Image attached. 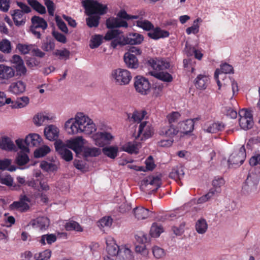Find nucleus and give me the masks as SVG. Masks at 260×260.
I'll use <instances>...</instances> for the list:
<instances>
[{
	"instance_id": "obj_1",
	"label": "nucleus",
	"mask_w": 260,
	"mask_h": 260,
	"mask_svg": "<svg viewBox=\"0 0 260 260\" xmlns=\"http://www.w3.org/2000/svg\"><path fill=\"white\" fill-rule=\"evenodd\" d=\"M64 127L70 134L82 133L90 135L96 129L92 120L81 112L77 113L74 118L68 120L65 123Z\"/></svg>"
},
{
	"instance_id": "obj_2",
	"label": "nucleus",
	"mask_w": 260,
	"mask_h": 260,
	"mask_svg": "<svg viewBox=\"0 0 260 260\" xmlns=\"http://www.w3.org/2000/svg\"><path fill=\"white\" fill-rule=\"evenodd\" d=\"M86 14L90 16L86 19L89 27H96L99 24L100 16H91L93 14L104 15L107 13V6L99 3L97 1L84 0L82 1Z\"/></svg>"
},
{
	"instance_id": "obj_3",
	"label": "nucleus",
	"mask_w": 260,
	"mask_h": 260,
	"mask_svg": "<svg viewBox=\"0 0 260 260\" xmlns=\"http://www.w3.org/2000/svg\"><path fill=\"white\" fill-rule=\"evenodd\" d=\"M147 63L154 70L150 72V74L156 78L166 82H171L173 77L168 72H160L170 67L169 62L160 58H150L147 61Z\"/></svg>"
},
{
	"instance_id": "obj_4",
	"label": "nucleus",
	"mask_w": 260,
	"mask_h": 260,
	"mask_svg": "<svg viewBox=\"0 0 260 260\" xmlns=\"http://www.w3.org/2000/svg\"><path fill=\"white\" fill-rule=\"evenodd\" d=\"M138 18L139 16L137 15H130L125 10H121L118 13L117 17L110 18L106 20V26L108 28H127L128 23L125 20Z\"/></svg>"
},
{
	"instance_id": "obj_5",
	"label": "nucleus",
	"mask_w": 260,
	"mask_h": 260,
	"mask_svg": "<svg viewBox=\"0 0 260 260\" xmlns=\"http://www.w3.org/2000/svg\"><path fill=\"white\" fill-rule=\"evenodd\" d=\"M259 179L260 169L258 170L257 173L250 170L243 186V191L246 193L255 192L257 189Z\"/></svg>"
},
{
	"instance_id": "obj_6",
	"label": "nucleus",
	"mask_w": 260,
	"mask_h": 260,
	"mask_svg": "<svg viewBox=\"0 0 260 260\" xmlns=\"http://www.w3.org/2000/svg\"><path fill=\"white\" fill-rule=\"evenodd\" d=\"M111 77L115 84L118 85H126L129 84L132 79L130 72L126 69L118 68L111 72Z\"/></svg>"
},
{
	"instance_id": "obj_7",
	"label": "nucleus",
	"mask_w": 260,
	"mask_h": 260,
	"mask_svg": "<svg viewBox=\"0 0 260 260\" xmlns=\"http://www.w3.org/2000/svg\"><path fill=\"white\" fill-rule=\"evenodd\" d=\"M92 138L95 145L104 147L111 144L113 140V136L108 132H98L92 136Z\"/></svg>"
},
{
	"instance_id": "obj_8",
	"label": "nucleus",
	"mask_w": 260,
	"mask_h": 260,
	"mask_svg": "<svg viewBox=\"0 0 260 260\" xmlns=\"http://www.w3.org/2000/svg\"><path fill=\"white\" fill-rule=\"evenodd\" d=\"M161 180L158 177L149 176L145 177L142 181V186L147 190H150L149 194L157 191L160 186Z\"/></svg>"
},
{
	"instance_id": "obj_9",
	"label": "nucleus",
	"mask_w": 260,
	"mask_h": 260,
	"mask_svg": "<svg viewBox=\"0 0 260 260\" xmlns=\"http://www.w3.org/2000/svg\"><path fill=\"white\" fill-rule=\"evenodd\" d=\"M246 151L244 146L239 150L234 152L229 157L228 163L230 167H236L242 165L246 157Z\"/></svg>"
},
{
	"instance_id": "obj_10",
	"label": "nucleus",
	"mask_w": 260,
	"mask_h": 260,
	"mask_svg": "<svg viewBox=\"0 0 260 260\" xmlns=\"http://www.w3.org/2000/svg\"><path fill=\"white\" fill-rule=\"evenodd\" d=\"M239 125L244 129L247 130L252 128L253 125L252 115L250 111L242 109L239 112Z\"/></svg>"
},
{
	"instance_id": "obj_11",
	"label": "nucleus",
	"mask_w": 260,
	"mask_h": 260,
	"mask_svg": "<svg viewBox=\"0 0 260 260\" xmlns=\"http://www.w3.org/2000/svg\"><path fill=\"white\" fill-rule=\"evenodd\" d=\"M154 134V129L151 125L147 121L141 122L139 126L138 133L135 139L143 141L149 138Z\"/></svg>"
},
{
	"instance_id": "obj_12",
	"label": "nucleus",
	"mask_w": 260,
	"mask_h": 260,
	"mask_svg": "<svg viewBox=\"0 0 260 260\" xmlns=\"http://www.w3.org/2000/svg\"><path fill=\"white\" fill-rule=\"evenodd\" d=\"M134 87L136 90L142 95H146L150 91V84L146 78L137 76L134 79Z\"/></svg>"
},
{
	"instance_id": "obj_13",
	"label": "nucleus",
	"mask_w": 260,
	"mask_h": 260,
	"mask_svg": "<svg viewBox=\"0 0 260 260\" xmlns=\"http://www.w3.org/2000/svg\"><path fill=\"white\" fill-rule=\"evenodd\" d=\"M56 151L60 155V157L66 161H70L73 159V153L61 140H59L54 143Z\"/></svg>"
},
{
	"instance_id": "obj_14",
	"label": "nucleus",
	"mask_w": 260,
	"mask_h": 260,
	"mask_svg": "<svg viewBox=\"0 0 260 260\" xmlns=\"http://www.w3.org/2000/svg\"><path fill=\"white\" fill-rule=\"evenodd\" d=\"M27 202H30V199L25 195L21 196L19 201L14 202L10 207L12 210H17L21 212H25L29 208Z\"/></svg>"
},
{
	"instance_id": "obj_15",
	"label": "nucleus",
	"mask_w": 260,
	"mask_h": 260,
	"mask_svg": "<svg viewBox=\"0 0 260 260\" xmlns=\"http://www.w3.org/2000/svg\"><path fill=\"white\" fill-rule=\"evenodd\" d=\"M26 90V84L22 81L12 82L9 87V91L11 93L18 95L23 93Z\"/></svg>"
},
{
	"instance_id": "obj_16",
	"label": "nucleus",
	"mask_w": 260,
	"mask_h": 260,
	"mask_svg": "<svg viewBox=\"0 0 260 260\" xmlns=\"http://www.w3.org/2000/svg\"><path fill=\"white\" fill-rule=\"evenodd\" d=\"M83 139L82 137H78L76 138L68 140L66 145L76 153H79L82 151Z\"/></svg>"
},
{
	"instance_id": "obj_17",
	"label": "nucleus",
	"mask_w": 260,
	"mask_h": 260,
	"mask_svg": "<svg viewBox=\"0 0 260 260\" xmlns=\"http://www.w3.org/2000/svg\"><path fill=\"white\" fill-rule=\"evenodd\" d=\"M59 133V129L54 125H50L44 129V135L49 141H57Z\"/></svg>"
},
{
	"instance_id": "obj_18",
	"label": "nucleus",
	"mask_w": 260,
	"mask_h": 260,
	"mask_svg": "<svg viewBox=\"0 0 260 260\" xmlns=\"http://www.w3.org/2000/svg\"><path fill=\"white\" fill-rule=\"evenodd\" d=\"M123 59L128 68L136 69L138 68V60L134 54H131V53H125Z\"/></svg>"
},
{
	"instance_id": "obj_19",
	"label": "nucleus",
	"mask_w": 260,
	"mask_h": 260,
	"mask_svg": "<svg viewBox=\"0 0 260 260\" xmlns=\"http://www.w3.org/2000/svg\"><path fill=\"white\" fill-rule=\"evenodd\" d=\"M178 133V130L173 124H169V125L162 127L159 131V134L164 136L172 139V138L176 136Z\"/></svg>"
},
{
	"instance_id": "obj_20",
	"label": "nucleus",
	"mask_w": 260,
	"mask_h": 260,
	"mask_svg": "<svg viewBox=\"0 0 260 260\" xmlns=\"http://www.w3.org/2000/svg\"><path fill=\"white\" fill-rule=\"evenodd\" d=\"M15 75V71L12 67L0 64V79L9 80Z\"/></svg>"
},
{
	"instance_id": "obj_21",
	"label": "nucleus",
	"mask_w": 260,
	"mask_h": 260,
	"mask_svg": "<svg viewBox=\"0 0 260 260\" xmlns=\"http://www.w3.org/2000/svg\"><path fill=\"white\" fill-rule=\"evenodd\" d=\"M29 224L34 228H38L42 230H45L49 225V220L46 217H39L32 220Z\"/></svg>"
},
{
	"instance_id": "obj_22",
	"label": "nucleus",
	"mask_w": 260,
	"mask_h": 260,
	"mask_svg": "<svg viewBox=\"0 0 260 260\" xmlns=\"http://www.w3.org/2000/svg\"><path fill=\"white\" fill-rule=\"evenodd\" d=\"M148 33V36L154 40H158L160 38L168 37L169 36V31L160 29L159 27H156L152 29Z\"/></svg>"
},
{
	"instance_id": "obj_23",
	"label": "nucleus",
	"mask_w": 260,
	"mask_h": 260,
	"mask_svg": "<svg viewBox=\"0 0 260 260\" xmlns=\"http://www.w3.org/2000/svg\"><path fill=\"white\" fill-rule=\"evenodd\" d=\"M224 128V125L222 122H216L204 126V131L209 133H216L221 132Z\"/></svg>"
},
{
	"instance_id": "obj_24",
	"label": "nucleus",
	"mask_w": 260,
	"mask_h": 260,
	"mask_svg": "<svg viewBox=\"0 0 260 260\" xmlns=\"http://www.w3.org/2000/svg\"><path fill=\"white\" fill-rule=\"evenodd\" d=\"M42 140L40 136L37 134H30L27 136L24 142L28 147H35L38 146Z\"/></svg>"
},
{
	"instance_id": "obj_25",
	"label": "nucleus",
	"mask_w": 260,
	"mask_h": 260,
	"mask_svg": "<svg viewBox=\"0 0 260 260\" xmlns=\"http://www.w3.org/2000/svg\"><path fill=\"white\" fill-rule=\"evenodd\" d=\"M31 25L30 27L36 28H41L43 30L47 28L48 24L44 18L37 16H33L31 19Z\"/></svg>"
},
{
	"instance_id": "obj_26",
	"label": "nucleus",
	"mask_w": 260,
	"mask_h": 260,
	"mask_svg": "<svg viewBox=\"0 0 260 260\" xmlns=\"http://www.w3.org/2000/svg\"><path fill=\"white\" fill-rule=\"evenodd\" d=\"M143 36L139 34H130L128 36L125 37V45L140 44L143 42Z\"/></svg>"
},
{
	"instance_id": "obj_27",
	"label": "nucleus",
	"mask_w": 260,
	"mask_h": 260,
	"mask_svg": "<svg viewBox=\"0 0 260 260\" xmlns=\"http://www.w3.org/2000/svg\"><path fill=\"white\" fill-rule=\"evenodd\" d=\"M133 212L135 218L138 220L145 219L149 216V210L143 207L134 208Z\"/></svg>"
},
{
	"instance_id": "obj_28",
	"label": "nucleus",
	"mask_w": 260,
	"mask_h": 260,
	"mask_svg": "<svg viewBox=\"0 0 260 260\" xmlns=\"http://www.w3.org/2000/svg\"><path fill=\"white\" fill-rule=\"evenodd\" d=\"M209 83V78L204 75H199L195 79V85L199 89L206 88Z\"/></svg>"
},
{
	"instance_id": "obj_29",
	"label": "nucleus",
	"mask_w": 260,
	"mask_h": 260,
	"mask_svg": "<svg viewBox=\"0 0 260 260\" xmlns=\"http://www.w3.org/2000/svg\"><path fill=\"white\" fill-rule=\"evenodd\" d=\"M102 152L107 157L115 159L118 154V148L117 146H106L102 149Z\"/></svg>"
},
{
	"instance_id": "obj_30",
	"label": "nucleus",
	"mask_w": 260,
	"mask_h": 260,
	"mask_svg": "<svg viewBox=\"0 0 260 260\" xmlns=\"http://www.w3.org/2000/svg\"><path fill=\"white\" fill-rule=\"evenodd\" d=\"M146 114V111H135L132 114H127V119L129 122L140 123Z\"/></svg>"
},
{
	"instance_id": "obj_31",
	"label": "nucleus",
	"mask_w": 260,
	"mask_h": 260,
	"mask_svg": "<svg viewBox=\"0 0 260 260\" xmlns=\"http://www.w3.org/2000/svg\"><path fill=\"white\" fill-rule=\"evenodd\" d=\"M13 19L15 24L19 26L23 25L25 23V20L23 19V13L20 10H14L12 13Z\"/></svg>"
},
{
	"instance_id": "obj_32",
	"label": "nucleus",
	"mask_w": 260,
	"mask_h": 260,
	"mask_svg": "<svg viewBox=\"0 0 260 260\" xmlns=\"http://www.w3.org/2000/svg\"><path fill=\"white\" fill-rule=\"evenodd\" d=\"M196 230L199 234H205L208 228V225L206 220L203 218L198 219L195 225Z\"/></svg>"
},
{
	"instance_id": "obj_33",
	"label": "nucleus",
	"mask_w": 260,
	"mask_h": 260,
	"mask_svg": "<svg viewBox=\"0 0 260 260\" xmlns=\"http://www.w3.org/2000/svg\"><path fill=\"white\" fill-rule=\"evenodd\" d=\"M0 147L5 150H12L15 147L9 138L4 137L0 139Z\"/></svg>"
},
{
	"instance_id": "obj_34",
	"label": "nucleus",
	"mask_w": 260,
	"mask_h": 260,
	"mask_svg": "<svg viewBox=\"0 0 260 260\" xmlns=\"http://www.w3.org/2000/svg\"><path fill=\"white\" fill-rule=\"evenodd\" d=\"M28 5L36 11L41 14L46 13V8L37 0H27Z\"/></svg>"
},
{
	"instance_id": "obj_35",
	"label": "nucleus",
	"mask_w": 260,
	"mask_h": 260,
	"mask_svg": "<svg viewBox=\"0 0 260 260\" xmlns=\"http://www.w3.org/2000/svg\"><path fill=\"white\" fill-rule=\"evenodd\" d=\"M184 172L182 166H177L174 167L169 174L170 178L176 180L181 179L184 176Z\"/></svg>"
},
{
	"instance_id": "obj_36",
	"label": "nucleus",
	"mask_w": 260,
	"mask_h": 260,
	"mask_svg": "<svg viewBox=\"0 0 260 260\" xmlns=\"http://www.w3.org/2000/svg\"><path fill=\"white\" fill-rule=\"evenodd\" d=\"M136 25L145 31H150L154 28V25L150 21L142 18L136 21Z\"/></svg>"
},
{
	"instance_id": "obj_37",
	"label": "nucleus",
	"mask_w": 260,
	"mask_h": 260,
	"mask_svg": "<svg viewBox=\"0 0 260 260\" xmlns=\"http://www.w3.org/2000/svg\"><path fill=\"white\" fill-rule=\"evenodd\" d=\"M139 143L138 142H128L122 146V150L129 153H137Z\"/></svg>"
},
{
	"instance_id": "obj_38",
	"label": "nucleus",
	"mask_w": 260,
	"mask_h": 260,
	"mask_svg": "<svg viewBox=\"0 0 260 260\" xmlns=\"http://www.w3.org/2000/svg\"><path fill=\"white\" fill-rule=\"evenodd\" d=\"M101 149L96 147H85L83 154L85 157H96L101 154Z\"/></svg>"
},
{
	"instance_id": "obj_39",
	"label": "nucleus",
	"mask_w": 260,
	"mask_h": 260,
	"mask_svg": "<svg viewBox=\"0 0 260 260\" xmlns=\"http://www.w3.org/2000/svg\"><path fill=\"white\" fill-rule=\"evenodd\" d=\"M67 231H75L78 232L83 231V228L77 222L71 220L67 222L64 225Z\"/></svg>"
},
{
	"instance_id": "obj_40",
	"label": "nucleus",
	"mask_w": 260,
	"mask_h": 260,
	"mask_svg": "<svg viewBox=\"0 0 260 260\" xmlns=\"http://www.w3.org/2000/svg\"><path fill=\"white\" fill-rule=\"evenodd\" d=\"M29 102V99L28 97L23 96L19 98H17V100L15 102L14 105L12 106L14 108H22L26 106Z\"/></svg>"
},
{
	"instance_id": "obj_41",
	"label": "nucleus",
	"mask_w": 260,
	"mask_h": 260,
	"mask_svg": "<svg viewBox=\"0 0 260 260\" xmlns=\"http://www.w3.org/2000/svg\"><path fill=\"white\" fill-rule=\"evenodd\" d=\"M56 236L55 235L46 234L41 236V238L40 240V242L43 245H45L46 243L48 244H51L56 241Z\"/></svg>"
},
{
	"instance_id": "obj_42",
	"label": "nucleus",
	"mask_w": 260,
	"mask_h": 260,
	"mask_svg": "<svg viewBox=\"0 0 260 260\" xmlns=\"http://www.w3.org/2000/svg\"><path fill=\"white\" fill-rule=\"evenodd\" d=\"M182 133L187 134L191 132L194 128L193 122L192 120H186L181 124V127Z\"/></svg>"
},
{
	"instance_id": "obj_43",
	"label": "nucleus",
	"mask_w": 260,
	"mask_h": 260,
	"mask_svg": "<svg viewBox=\"0 0 260 260\" xmlns=\"http://www.w3.org/2000/svg\"><path fill=\"white\" fill-rule=\"evenodd\" d=\"M218 192H216L214 188L210 189L209 191L206 194L200 197L197 200L198 204H203L206 202L209 201L210 199L212 198L214 196H216L218 194Z\"/></svg>"
},
{
	"instance_id": "obj_44",
	"label": "nucleus",
	"mask_w": 260,
	"mask_h": 260,
	"mask_svg": "<svg viewBox=\"0 0 260 260\" xmlns=\"http://www.w3.org/2000/svg\"><path fill=\"white\" fill-rule=\"evenodd\" d=\"M218 192H216L214 188L210 189L209 191L206 194L200 197L197 200L198 204H203L206 202L209 201L210 199L212 198L214 196H216L218 194Z\"/></svg>"
},
{
	"instance_id": "obj_45",
	"label": "nucleus",
	"mask_w": 260,
	"mask_h": 260,
	"mask_svg": "<svg viewBox=\"0 0 260 260\" xmlns=\"http://www.w3.org/2000/svg\"><path fill=\"white\" fill-rule=\"evenodd\" d=\"M0 51L4 53H10L12 51L11 43L7 39H3L0 42Z\"/></svg>"
},
{
	"instance_id": "obj_46",
	"label": "nucleus",
	"mask_w": 260,
	"mask_h": 260,
	"mask_svg": "<svg viewBox=\"0 0 260 260\" xmlns=\"http://www.w3.org/2000/svg\"><path fill=\"white\" fill-rule=\"evenodd\" d=\"M224 184V181L222 177H215L212 181V186L216 192L219 193L221 191V186Z\"/></svg>"
},
{
	"instance_id": "obj_47",
	"label": "nucleus",
	"mask_w": 260,
	"mask_h": 260,
	"mask_svg": "<svg viewBox=\"0 0 260 260\" xmlns=\"http://www.w3.org/2000/svg\"><path fill=\"white\" fill-rule=\"evenodd\" d=\"M41 168L46 172H54L56 171L57 167L54 164L43 161L40 164Z\"/></svg>"
},
{
	"instance_id": "obj_48",
	"label": "nucleus",
	"mask_w": 260,
	"mask_h": 260,
	"mask_svg": "<svg viewBox=\"0 0 260 260\" xmlns=\"http://www.w3.org/2000/svg\"><path fill=\"white\" fill-rule=\"evenodd\" d=\"M102 43V36L96 35L92 37L89 46L91 49L98 48Z\"/></svg>"
},
{
	"instance_id": "obj_49",
	"label": "nucleus",
	"mask_w": 260,
	"mask_h": 260,
	"mask_svg": "<svg viewBox=\"0 0 260 260\" xmlns=\"http://www.w3.org/2000/svg\"><path fill=\"white\" fill-rule=\"evenodd\" d=\"M49 119V118L47 116L44 115L42 113H39L34 117L33 121L35 125L40 126Z\"/></svg>"
},
{
	"instance_id": "obj_50",
	"label": "nucleus",
	"mask_w": 260,
	"mask_h": 260,
	"mask_svg": "<svg viewBox=\"0 0 260 260\" xmlns=\"http://www.w3.org/2000/svg\"><path fill=\"white\" fill-rule=\"evenodd\" d=\"M162 232L163 230L161 225L153 223L150 230V235L152 237L156 238L159 237Z\"/></svg>"
},
{
	"instance_id": "obj_51",
	"label": "nucleus",
	"mask_w": 260,
	"mask_h": 260,
	"mask_svg": "<svg viewBox=\"0 0 260 260\" xmlns=\"http://www.w3.org/2000/svg\"><path fill=\"white\" fill-rule=\"evenodd\" d=\"M107 250L109 255L115 256L118 254L119 248L116 243H107Z\"/></svg>"
},
{
	"instance_id": "obj_52",
	"label": "nucleus",
	"mask_w": 260,
	"mask_h": 260,
	"mask_svg": "<svg viewBox=\"0 0 260 260\" xmlns=\"http://www.w3.org/2000/svg\"><path fill=\"white\" fill-rule=\"evenodd\" d=\"M35 45L32 44L27 45L18 43L17 45L16 49H17L21 54H28L30 50H31L32 48Z\"/></svg>"
},
{
	"instance_id": "obj_53",
	"label": "nucleus",
	"mask_w": 260,
	"mask_h": 260,
	"mask_svg": "<svg viewBox=\"0 0 260 260\" xmlns=\"http://www.w3.org/2000/svg\"><path fill=\"white\" fill-rule=\"evenodd\" d=\"M201 21L202 20L200 18L196 19L193 22V25L186 29V32L187 34L190 35V34H197L199 31V25L198 24V22Z\"/></svg>"
},
{
	"instance_id": "obj_54",
	"label": "nucleus",
	"mask_w": 260,
	"mask_h": 260,
	"mask_svg": "<svg viewBox=\"0 0 260 260\" xmlns=\"http://www.w3.org/2000/svg\"><path fill=\"white\" fill-rule=\"evenodd\" d=\"M55 45L54 41L49 40L47 41H44L42 43L41 49L46 52H50L53 50L55 48Z\"/></svg>"
},
{
	"instance_id": "obj_55",
	"label": "nucleus",
	"mask_w": 260,
	"mask_h": 260,
	"mask_svg": "<svg viewBox=\"0 0 260 260\" xmlns=\"http://www.w3.org/2000/svg\"><path fill=\"white\" fill-rule=\"evenodd\" d=\"M50 151V148L47 146H44L36 150L34 152V156L36 158H40L44 156Z\"/></svg>"
},
{
	"instance_id": "obj_56",
	"label": "nucleus",
	"mask_w": 260,
	"mask_h": 260,
	"mask_svg": "<svg viewBox=\"0 0 260 260\" xmlns=\"http://www.w3.org/2000/svg\"><path fill=\"white\" fill-rule=\"evenodd\" d=\"M51 255V251L49 249H46L39 253L35 255V258L36 260H48Z\"/></svg>"
},
{
	"instance_id": "obj_57",
	"label": "nucleus",
	"mask_w": 260,
	"mask_h": 260,
	"mask_svg": "<svg viewBox=\"0 0 260 260\" xmlns=\"http://www.w3.org/2000/svg\"><path fill=\"white\" fill-rule=\"evenodd\" d=\"M29 161L28 155L23 152H21L18 153V156L16 158V163L19 166H23Z\"/></svg>"
},
{
	"instance_id": "obj_58",
	"label": "nucleus",
	"mask_w": 260,
	"mask_h": 260,
	"mask_svg": "<svg viewBox=\"0 0 260 260\" xmlns=\"http://www.w3.org/2000/svg\"><path fill=\"white\" fill-rule=\"evenodd\" d=\"M125 45V37H124L122 34L112 40L111 43V46L113 48H115L118 45L124 46Z\"/></svg>"
},
{
	"instance_id": "obj_59",
	"label": "nucleus",
	"mask_w": 260,
	"mask_h": 260,
	"mask_svg": "<svg viewBox=\"0 0 260 260\" xmlns=\"http://www.w3.org/2000/svg\"><path fill=\"white\" fill-rule=\"evenodd\" d=\"M121 34H122V32L118 29L109 30L106 34L104 39L107 41L113 40Z\"/></svg>"
},
{
	"instance_id": "obj_60",
	"label": "nucleus",
	"mask_w": 260,
	"mask_h": 260,
	"mask_svg": "<svg viewBox=\"0 0 260 260\" xmlns=\"http://www.w3.org/2000/svg\"><path fill=\"white\" fill-rule=\"evenodd\" d=\"M152 253L153 256L157 259L162 258L166 255L164 249L157 246L153 247Z\"/></svg>"
},
{
	"instance_id": "obj_61",
	"label": "nucleus",
	"mask_w": 260,
	"mask_h": 260,
	"mask_svg": "<svg viewBox=\"0 0 260 260\" xmlns=\"http://www.w3.org/2000/svg\"><path fill=\"white\" fill-rule=\"evenodd\" d=\"M13 179L10 175L0 174V183L7 186H12Z\"/></svg>"
},
{
	"instance_id": "obj_62",
	"label": "nucleus",
	"mask_w": 260,
	"mask_h": 260,
	"mask_svg": "<svg viewBox=\"0 0 260 260\" xmlns=\"http://www.w3.org/2000/svg\"><path fill=\"white\" fill-rule=\"evenodd\" d=\"M53 54L56 56H59V58L61 59L63 58H68L69 57L70 52L67 49L64 48L63 50L57 49L53 52Z\"/></svg>"
},
{
	"instance_id": "obj_63",
	"label": "nucleus",
	"mask_w": 260,
	"mask_h": 260,
	"mask_svg": "<svg viewBox=\"0 0 260 260\" xmlns=\"http://www.w3.org/2000/svg\"><path fill=\"white\" fill-rule=\"evenodd\" d=\"M55 21L57 26L62 32L67 34L68 32V29L66 23L58 16H55Z\"/></svg>"
},
{
	"instance_id": "obj_64",
	"label": "nucleus",
	"mask_w": 260,
	"mask_h": 260,
	"mask_svg": "<svg viewBox=\"0 0 260 260\" xmlns=\"http://www.w3.org/2000/svg\"><path fill=\"white\" fill-rule=\"evenodd\" d=\"M136 253L140 254L143 257L146 258L148 255V250L146 249L145 245H136L135 247Z\"/></svg>"
}]
</instances>
